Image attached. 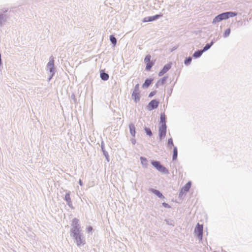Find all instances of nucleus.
<instances>
[{"mask_svg": "<svg viewBox=\"0 0 252 252\" xmlns=\"http://www.w3.org/2000/svg\"><path fill=\"white\" fill-rule=\"evenodd\" d=\"M236 15V14L232 12H228L221 13L217 16L213 20V23L215 24L219 22L222 20H226L229 17H233Z\"/></svg>", "mask_w": 252, "mask_h": 252, "instance_id": "nucleus-1", "label": "nucleus"}, {"mask_svg": "<svg viewBox=\"0 0 252 252\" xmlns=\"http://www.w3.org/2000/svg\"><path fill=\"white\" fill-rule=\"evenodd\" d=\"M72 225L73 228L71 231L73 234V236L80 234V227L79 225V220L76 218L72 220Z\"/></svg>", "mask_w": 252, "mask_h": 252, "instance_id": "nucleus-2", "label": "nucleus"}, {"mask_svg": "<svg viewBox=\"0 0 252 252\" xmlns=\"http://www.w3.org/2000/svg\"><path fill=\"white\" fill-rule=\"evenodd\" d=\"M151 56L150 55H147L144 59V62L146 64V70L149 71L154 65V63L151 62Z\"/></svg>", "mask_w": 252, "mask_h": 252, "instance_id": "nucleus-3", "label": "nucleus"}, {"mask_svg": "<svg viewBox=\"0 0 252 252\" xmlns=\"http://www.w3.org/2000/svg\"><path fill=\"white\" fill-rule=\"evenodd\" d=\"M203 225L199 224L197 223L196 226L195 227L194 232L195 234L198 236V237L201 240L202 238L203 235Z\"/></svg>", "mask_w": 252, "mask_h": 252, "instance_id": "nucleus-4", "label": "nucleus"}, {"mask_svg": "<svg viewBox=\"0 0 252 252\" xmlns=\"http://www.w3.org/2000/svg\"><path fill=\"white\" fill-rule=\"evenodd\" d=\"M78 246H80L85 244V240L81 234L76 235L73 236Z\"/></svg>", "mask_w": 252, "mask_h": 252, "instance_id": "nucleus-5", "label": "nucleus"}, {"mask_svg": "<svg viewBox=\"0 0 252 252\" xmlns=\"http://www.w3.org/2000/svg\"><path fill=\"white\" fill-rule=\"evenodd\" d=\"M152 164L157 170L160 172H165L166 170V168L160 164L159 162L158 161H153L152 162Z\"/></svg>", "mask_w": 252, "mask_h": 252, "instance_id": "nucleus-6", "label": "nucleus"}, {"mask_svg": "<svg viewBox=\"0 0 252 252\" xmlns=\"http://www.w3.org/2000/svg\"><path fill=\"white\" fill-rule=\"evenodd\" d=\"M166 133V126L161 125L159 127V136L160 139L164 138L165 136Z\"/></svg>", "mask_w": 252, "mask_h": 252, "instance_id": "nucleus-7", "label": "nucleus"}, {"mask_svg": "<svg viewBox=\"0 0 252 252\" xmlns=\"http://www.w3.org/2000/svg\"><path fill=\"white\" fill-rule=\"evenodd\" d=\"M159 102L156 100H152L148 105V109L150 111L157 108L158 107Z\"/></svg>", "mask_w": 252, "mask_h": 252, "instance_id": "nucleus-8", "label": "nucleus"}, {"mask_svg": "<svg viewBox=\"0 0 252 252\" xmlns=\"http://www.w3.org/2000/svg\"><path fill=\"white\" fill-rule=\"evenodd\" d=\"M161 16H162V15L160 14V15H156L154 16H150V17H145L143 19L142 21L143 22H148L153 21H154V20L158 19V18H159Z\"/></svg>", "mask_w": 252, "mask_h": 252, "instance_id": "nucleus-9", "label": "nucleus"}, {"mask_svg": "<svg viewBox=\"0 0 252 252\" xmlns=\"http://www.w3.org/2000/svg\"><path fill=\"white\" fill-rule=\"evenodd\" d=\"M171 65V64H167L164 66L162 69L159 72L158 75L159 76H161L163 74H164L166 72H167L170 68Z\"/></svg>", "mask_w": 252, "mask_h": 252, "instance_id": "nucleus-10", "label": "nucleus"}, {"mask_svg": "<svg viewBox=\"0 0 252 252\" xmlns=\"http://www.w3.org/2000/svg\"><path fill=\"white\" fill-rule=\"evenodd\" d=\"M132 98L134 99L135 102H137L140 100V95L139 93L137 90H135L132 94Z\"/></svg>", "mask_w": 252, "mask_h": 252, "instance_id": "nucleus-11", "label": "nucleus"}, {"mask_svg": "<svg viewBox=\"0 0 252 252\" xmlns=\"http://www.w3.org/2000/svg\"><path fill=\"white\" fill-rule=\"evenodd\" d=\"M167 78V77H164L158 80L156 84V87L158 88L159 86L163 85V84H164L165 82L166 81Z\"/></svg>", "mask_w": 252, "mask_h": 252, "instance_id": "nucleus-12", "label": "nucleus"}, {"mask_svg": "<svg viewBox=\"0 0 252 252\" xmlns=\"http://www.w3.org/2000/svg\"><path fill=\"white\" fill-rule=\"evenodd\" d=\"M54 60L52 58L50 59L49 63L47 64V67L50 70V72H52L54 69Z\"/></svg>", "mask_w": 252, "mask_h": 252, "instance_id": "nucleus-13", "label": "nucleus"}, {"mask_svg": "<svg viewBox=\"0 0 252 252\" xmlns=\"http://www.w3.org/2000/svg\"><path fill=\"white\" fill-rule=\"evenodd\" d=\"M130 133L133 137L135 136V127L133 124H130L129 125Z\"/></svg>", "mask_w": 252, "mask_h": 252, "instance_id": "nucleus-14", "label": "nucleus"}, {"mask_svg": "<svg viewBox=\"0 0 252 252\" xmlns=\"http://www.w3.org/2000/svg\"><path fill=\"white\" fill-rule=\"evenodd\" d=\"M153 81V79H147L145 82L143 83V84L142 85V87L143 88H148L149 87V86L151 84V83H152Z\"/></svg>", "mask_w": 252, "mask_h": 252, "instance_id": "nucleus-15", "label": "nucleus"}, {"mask_svg": "<svg viewBox=\"0 0 252 252\" xmlns=\"http://www.w3.org/2000/svg\"><path fill=\"white\" fill-rule=\"evenodd\" d=\"M191 187V182H189L186 184L185 186L182 188V191L183 192H187L189 190Z\"/></svg>", "mask_w": 252, "mask_h": 252, "instance_id": "nucleus-16", "label": "nucleus"}, {"mask_svg": "<svg viewBox=\"0 0 252 252\" xmlns=\"http://www.w3.org/2000/svg\"><path fill=\"white\" fill-rule=\"evenodd\" d=\"M151 191L154 194H156L158 197L163 198H164L162 193H160L158 190L154 189H151Z\"/></svg>", "mask_w": 252, "mask_h": 252, "instance_id": "nucleus-17", "label": "nucleus"}, {"mask_svg": "<svg viewBox=\"0 0 252 252\" xmlns=\"http://www.w3.org/2000/svg\"><path fill=\"white\" fill-rule=\"evenodd\" d=\"M160 124L161 125H166L165 116L164 113L160 115Z\"/></svg>", "mask_w": 252, "mask_h": 252, "instance_id": "nucleus-18", "label": "nucleus"}, {"mask_svg": "<svg viewBox=\"0 0 252 252\" xmlns=\"http://www.w3.org/2000/svg\"><path fill=\"white\" fill-rule=\"evenodd\" d=\"M101 78L103 80H107L109 78V75L108 74L103 72L100 73Z\"/></svg>", "mask_w": 252, "mask_h": 252, "instance_id": "nucleus-19", "label": "nucleus"}, {"mask_svg": "<svg viewBox=\"0 0 252 252\" xmlns=\"http://www.w3.org/2000/svg\"><path fill=\"white\" fill-rule=\"evenodd\" d=\"M177 149L175 147L173 149V160H176L177 158Z\"/></svg>", "mask_w": 252, "mask_h": 252, "instance_id": "nucleus-20", "label": "nucleus"}, {"mask_svg": "<svg viewBox=\"0 0 252 252\" xmlns=\"http://www.w3.org/2000/svg\"><path fill=\"white\" fill-rule=\"evenodd\" d=\"M140 160H141V163L142 165H143L144 166H146L147 165L148 160L145 158L141 157Z\"/></svg>", "mask_w": 252, "mask_h": 252, "instance_id": "nucleus-21", "label": "nucleus"}, {"mask_svg": "<svg viewBox=\"0 0 252 252\" xmlns=\"http://www.w3.org/2000/svg\"><path fill=\"white\" fill-rule=\"evenodd\" d=\"M203 52L202 50L196 51L193 54V57L195 58L199 57L202 55Z\"/></svg>", "mask_w": 252, "mask_h": 252, "instance_id": "nucleus-22", "label": "nucleus"}, {"mask_svg": "<svg viewBox=\"0 0 252 252\" xmlns=\"http://www.w3.org/2000/svg\"><path fill=\"white\" fill-rule=\"evenodd\" d=\"M110 39L111 41V42L115 45L116 44L117 40L116 38L113 35H111L110 37Z\"/></svg>", "mask_w": 252, "mask_h": 252, "instance_id": "nucleus-23", "label": "nucleus"}, {"mask_svg": "<svg viewBox=\"0 0 252 252\" xmlns=\"http://www.w3.org/2000/svg\"><path fill=\"white\" fill-rule=\"evenodd\" d=\"M145 130L147 135H149L150 136H152V132L149 128H145Z\"/></svg>", "mask_w": 252, "mask_h": 252, "instance_id": "nucleus-24", "label": "nucleus"}, {"mask_svg": "<svg viewBox=\"0 0 252 252\" xmlns=\"http://www.w3.org/2000/svg\"><path fill=\"white\" fill-rule=\"evenodd\" d=\"M212 44H213V42H212L211 43V44H207V45H206L204 47V48H203V50H202V51H203H203H205L207 50L208 49H209L211 47V46L212 45Z\"/></svg>", "mask_w": 252, "mask_h": 252, "instance_id": "nucleus-25", "label": "nucleus"}, {"mask_svg": "<svg viewBox=\"0 0 252 252\" xmlns=\"http://www.w3.org/2000/svg\"><path fill=\"white\" fill-rule=\"evenodd\" d=\"M191 57H189L188 59H187L185 61V63L186 64H189L191 62Z\"/></svg>", "mask_w": 252, "mask_h": 252, "instance_id": "nucleus-26", "label": "nucleus"}, {"mask_svg": "<svg viewBox=\"0 0 252 252\" xmlns=\"http://www.w3.org/2000/svg\"><path fill=\"white\" fill-rule=\"evenodd\" d=\"M168 145L169 146H171V147L173 146V140H172V138H170V139H168ZM170 148H171V147H170Z\"/></svg>", "mask_w": 252, "mask_h": 252, "instance_id": "nucleus-27", "label": "nucleus"}, {"mask_svg": "<svg viewBox=\"0 0 252 252\" xmlns=\"http://www.w3.org/2000/svg\"><path fill=\"white\" fill-rule=\"evenodd\" d=\"M230 33V30L229 29H227L224 32V36L227 37L229 35Z\"/></svg>", "mask_w": 252, "mask_h": 252, "instance_id": "nucleus-28", "label": "nucleus"}, {"mask_svg": "<svg viewBox=\"0 0 252 252\" xmlns=\"http://www.w3.org/2000/svg\"><path fill=\"white\" fill-rule=\"evenodd\" d=\"M65 198L66 199V200L68 202H70V195L69 193H67L65 194Z\"/></svg>", "mask_w": 252, "mask_h": 252, "instance_id": "nucleus-29", "label": "nucleus"}, {"mask_svg": "<svg viewBox=\"0 0 252 252\" xmlns=\"http://www.w3.org/2000/svg\"><path fill=\"white\" fill-rule=\"evenodd\" d=\"M156 94V91H153L151 92L149 94V97H152Z\"/></svg>", "mask_w": 252, "mask_h": 252, "instance_id": "nucleus-30", "label": "nucleus"}, {"mask_svg": "<svg viewBox=\"0 0 252 252\" xmlns=\"http://www.w3.org/2000/svg\"><path fill=\"white\" fill-rule=\"evenodd\" d=\"M162 205H163L164 207H165V208H170V205H169V204H168L167 203H162Z\"/></svg>", "mask_w": 252, "mask_h": 252, "instance_id": "nucleus-31", "label": "nucleus"}, {"mask_svg": "<svg viewBox=\"0 0 252 252\" xmlns=\"http://www.w3.org/2000/svg\"><path fill=\"white\" fill-rule=\"evenodd\" d=\"M87 230L88 232H91L93 230V227L92 226H88L87 228Z\"/></svg>", "mask_w": 252, "mask_h": 252, "instance_id": "nucleus-32", "label": "nucleus"}]
</instances>
